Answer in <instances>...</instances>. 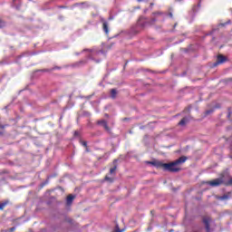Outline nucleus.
<instances>
[{
	"label": "nucleus",
	"instance_id": "6e6552de",
	"mask_svg": "<svg viewBox=\"0 0 232 232\" xmlns=\"http://www.w3.org/2000/svg\"><path fill=\"white\" fill-rule=\"evenodd\" d=\"M112 164H113V168H111V169H110V173H111V175H113V173H114L115 171H117V160H114L113 162H112Z\"/></svg>",
	"mask_w": 232,
	"mask_h": 232
},
{
	"label": "nucleus",
	"instance_id": "f704fd0d",
	"mask_svg": "<svg viewBox=\"0 0 232 232\" xmlns=\"http://www.w3.org/2000/svg\"><path fill=\"white\" fill-rule=\"evenodd\" d=\"M75 55H79V53H75Z\"/></svg>",
	"mask_w": 232,
	"mask_h": 232
},
{
	"label": "nucleus",
	"instance_id": "5701e85b",
	"mask_svg": "<svg viewBox=\"0 0 232 232\" xmlns=\"http://www.w3.org/2000/svg\"><path fill=\"white\" fill-rule=\"evenodd\" d=\"M229 23H230V22L228 21V22H227L226 24H220L219 25H220V26H226V24H229Z\"/></svg>",
	"mask_w": 232,
	"mask_h": 232
},
{
	"label": "nucleus",
	"instance_id": "72a5a7b5",
	"mask_svg": "<svg viewBox=\"0 0 232 232\" xmlns=\"http://www.w3.org/2000/svg\"><path fill=\"white\" fill-rule=\"evenodd\" d=\"M100 126H104V123L100 124Z\"/></svg>",
	"mask_w": 232,
	"mask_h": 232
},
{
	"label": "nucleus",
	"instance_id": "f3484780",
	"mask_svg": "<svg viewBox=\"0 0 232 232\" xmlns=\"http://www.w3.org/2000/svg\"><path fill=\"white\" fill-rule=\"evenodd\" d=\"M227 198H229V196H227V195H223V196L220 198L221 200H227Z\"/></svg>",
	"mask_w": 232,
	"mask_h": 232
},
{
	"label": "nucleus",
	"instance_id": "cd10ccee",
	"mask_svg": "<svg viewBox=\"0 0 232 232\" xmlns=\"http://www.w3.org/2000/svg\"><path fill=\"white\" fill-rule=\"evenodd\" d=\"M105 180H110V178L108 176H106Z\"/></svg>",
	"mask_w": 232,
	"mask_h": 232
},
{
	"label": "nucleus",
	"instance_id": "7ed1b4c3",
	"mask_svg": "<svg viewBox=\"0 0 232 232\" xmlns=\"http://www.w3.org/2000/svg\"><path fill=\"white\" fill-rule=\"evenodd\" d=\"M13 5L15 6L16 10H21V6L24 5V0H13Z\"/></svg>",
	"mask_w": 232,
	"mask_h": 232
},
{
	"label": "nucleus",
	"instance_id": "ddd939ff",
	"mask_svg": "<svg viewBox=\"0 0 232 232\" xmlns=\"http://www.w3.org/2000/svg\"><path fill=\"white\" fill-rule=\"evenodd\" d=\"M164 164L166 163H162L161 161H156V168H161L162 169H164Z\"/></svg>",
	"mask_w": 232,
	"mask_h": 232
},
{
	"label": "nucleus",
	"instance_id": "7c9ffc66",
	"mask_svg": "<svg viewBox=\"0 0 232 232\" xmlns=\"http://www.w3.org/2000/svg\"><path fill=\"white\" fill-rule=\"evenodd\" d=\"M150 213H151V215H153V213H155V211H154V210H151Z\"/></svg>",
	"mask_w": 232,
	"mask_h": 232
},
{
	"label": "nucleus",
	"instance_id": "2f4dec72",
	"mask_svg": "<svg viewBox=\"0 0 232 232\" xmlns=\"http://www.w3.org/2000/svg\"><path fill=\"white\" fill-rule=\"evenodd\" d=\"M142 1H144V0H138L139 3H142Z\"/></svg>",
	"mask_w": 232,
	"mask_h": 232
},
{
	"label": "nucleus",
	"instance_id": "473e14b6",
	"mask_svg": "<svg viewBox=\"0 0 232 232\" xmlns=\"http://www.w3.org/2000/svg\"><path fill=\"white\" fill-rule=\"evenodd\" d=\"M86 151H90V150L88 149V147L86 148Z\"/></svg>",
	"mask_w": 232,
	"mask_h": 232
},
{
	"label": "nucleus",
	"instance_id": "a211bd4d",
	"mask_svg": "<svg viewBox=\"0 0 232 232\" xmlns=\"http://www.w3.org/2000/svg\"><path fill=\"white\" fill-rule=\"evenodd\" d=\"M149 164H151V166L157 168V161H149Z\"/></svg>",
	"mask_w": 232,
	"mask_h": 232
},
{
	"label": "nucleus",
	"instance_id": "6ab92c4d",
	"mask_svg": "<svg viewBox=\"0 0 232 232\" xmlns=\"http://www.w3.org/2000/svg\"><path fill=\"white\" fill-rule=\"evenodd\" d=\"M82 145L84 148H88V142H86V141H82Z\"/></svg>",
	"mask_w": 232,
	"mask_h": 232
},
{
	"label": "nucleus",
	"instance_id": "f257e3e1",
	"mask_svg": "<svg viewBox=\"0 0 232 232\" xmlns=\"http://www.w3.org/2000/svg\"><path fill=\"white\" fill-rule=\"evenodd\" d=\"M186 160H188V157L181 156L172 162L165 163L163 165V169L164 171H169L170 173H179V171L181 169L180 166H182Z\"/></svg>",
	"mask_w": 232,
	"mask_h": 232
},
{
	"label": "nucleus",
	"instance_id": "423d86ee",
	"mask_svg": "<svg viewBox=\"0 0 232 232\" xmlns=\"http://www.w3.org/2000/svg\"><path fill=\"white\" fill-rule=\"evenodd\" d=\"M97 124H103L104 130H106V131H110V127L108 126V122L104 120L98 121Z\"/></svg>",
	"mask_w": 232,
	"mask_h": 232
},
{
	"label": "nucleus",
	"instance_id": "dca6fc26",
	"mask_svg": "<svg viewBox=\"0 0 232 232\" xmlns=\"http://www.w3.org/2000/svg\"><path fill=\"white\" fill-rule=\"evenodd\" d=\"M6 126H8V125L0 124V130H5V128H6ZM0 135H3L2 131H0Z\"/></svg>",
	"mask_w": 232,
	"mask_h": 232
},
{
	"label": "nucleus",
	"instance_id": "bb28decb",
	"mask_svg": "<svg viewBox=\"0 0 232 232\" xmlns=\"http://www.w3.org/2000/svg\"><path fill=\"white\" fill-rule=\"evenodd\" d=\"M53 70H61V67H54Z\"/></svg>",
	"mask_w": 232,
	"mask_h": 232
},
{
	"label": "nucleus",
	"instance_id": "aec40b11",
	"mask_svg": "<svg viewBox=\"0 0 232 232\" xmlns=\"http://www.w3.org/2000/svg\"><path fill=\"white\" fill-rule=\"evenodd\" d=\"M86 60H83V61H80L78 63H80V64H86Z\"/></svg>",
	"mask_w": 232,
	"mask_h": 232
},
{
	"label": "nucleus",
	"instance_id": "4468645a",
	"mask_svg": "<svg viewBox=\"0 0 232 232\" xmlns=\"http://www.w3.org/2000/svg\"><path fill=\"white\" fill-rule=\"evenodd\" d=\"M6 204L8 203L7 202L0 203V210L5 209V208H6Z\"/></svg>",
	"mask_w": 232,
	"mask_h": 232
},
{
	"label": "nucleus",
	"instance_id": "b1692460",
	"mask_svg": "<svg viewBox=\"0 0 232 232\" xmlns=\"http://www.w3.org/2000/svg\"><path fill=\"white\" fill-rule=\"evenodd\" d=\"M116 227H117L116 232H122V230H121V228H119V226H117Z\"/></svg>",
	"mask_w": 232,
	"mask_h": 232
},
{
	"label": "nucleus",
	"instance_id": "f03ea898",
	"mask_svg": "<svg viewBox=\"0 0 232 232\" xmlns=\"http://www.w3.org/2000/svg\"><path fill=\"white\" fill-rule=\"evenodd\" d=\"M206 184H208V186H211L212 188H217L224 184V179H222V178H218L210 181H207Z\"/></svg>",
	"mask_w": 232,
	"mask_h": 232
},
{
	"label": "nucleus",
	"instance_id": "2eb2a0df",
	"mask_svg": "<svg viewBox=\"0 0 232 232\" xmlns=\"http://www.w3.org/2000/svg\"><path fill=\"white\" fill-rule=\"evenodd\" d=\"M5 21L0 19V28H5Z\"/></svg>",
	"mask_w": 232,
	"mask_h": 232
},
{
	"label": "nucleus",
	"instance_id": "c85d7f7f",
	"mask_svg": "<svg viewBox=\"0 0 232 232\" xmlns=\"http://www.w3.org/2000/svg\"><path fill=\"white\" fill-rule=\"evenodd\" d=\"M169 17H173V14L170 13V14H169Z\"/></svg>",
	"mask_w": 232,
	"mask_h": 232
},
{
	"label": "nucleus",
	"instance_id": "20e7f679",
	"mask_svg": "<svg viewBox=\"0 0 232 232\" xmlns=\"http://www.w3.org/2000/svg\"><path fill=\"white\" fill-rule=\"evenodd\" d=\"M211 222V218H204L203 223L205 224L206 231L210 232L211 228L209 227V223Z\"/></svg>",
	"mask_w": 232,
	"mask_h": 232
},
{
	"label": "nucleus",
	"instance_id": "412c9836",
	"mask_svg": "<svg viewBox=\"0 0 232 232\" xmlns=\"http://www.w3.org/2000/svg\"><path fill=\"white\" fill-rule=\"evenodd\" d=\"M15 229H16L15 227H13L9 228V231L14 232V231H15Z\"/></svg>",
	"mask_w": 232,
	"mask_h": 232
},
{
	"label": "nucleus",
	"instance_id": "393cba45",
	"mask_svg": "<svg viewBox=\"0 0 232 232\" xmlns=\"http://www.w3.org/2000/svg\"><path fill=\"white\" fill-rule=\"evenodd\" d=\"M83 52H92V49H84Z\"/></svg>",
	"mask_w": 232,
	"mask_h": 232
},
{
	"label": "nucleus",
	"instance_id": "4be33fe9",
	"mask_svg": "<svg viewBox=\"0 0 232 232\" xmlns=\"http://www.w3.org/2000/svg\"><path fill=\"white\" fill-rule=\"evenodd\" d=\"M227 186H232V179H230L227 182Z\"/></svg>",
	"mask_w": 232,
	"mask_h": 232
},
{
	"label": "nucleus",
	"instance_id": "a878e982",
	"mask_svg": "<svg viewBox=\"0 0 232 232\" xmlns=\"http://www.w3.org/2000/svg\"><path fill=\"white\" fill-rule=\"evenodd\" d=\"M104 117H106L107 119L110 117V114H108V113H105L104 114Z\"/></svg>",
	"mask_w": 232,
	"mask_h": 232
},
{
	"label": "nucleus",
	"instance_id": "c756f323",
	"mask_svg": "<svg viewBox=\"0 0 232 232\" xmlns=\"http://www.w3.org/2000/svg\"><path fill=\"white\" fill-rule=\"evenodd\" d=\"M74 135H79V132L75 131V132H74Z\"/></svg>",
	"mask_w": 232,
	"mask_h": 232
},
{
	"label": "nucleus",
	"instance_id": "f8f14e48",
	"mask_svg": "<svg viewBox=\"0 0 232 232\" xmlns=\"http://www.w3.org/2000/svg\"><path fill=\"white\" fill-rule=\"evenodd\" d=\"M111 99H115V97H117V90L116 89L111 90Z\"/></svg>",
	"mask_w": 232,
	"mask_h": 232
},
{
	"label": "nucleus",
	"instance_id": "9d476101",
	"mask_svg": "<svg viewBox=\"0 0 232 232\" xmlns=\"http://www.w3.org/2000/svg\"><path fill=\"white\" fill-rule=\"evenodd\" d=\"M188 122H189V119L185 117V118L181 119L178 124H179V126H186V124H188Z\"/></svg>",
	"mask_w": 232,
	"mask_h": 232
},
{
	"label": "nucleus",
	"instance_id": "9b49d317",
	"mask_svg": "<svg viewBox=\"0 0 232 232\" xmlns=\"http://www.w3.org/2000/svg\"><path fill=\"white\" fill-rule=\"evenodd\" d=\"M103 32H105L106 35L110 34V29L108 28V22H103L102 24Z\"/></svg>",
	"mask_w": 232,
	"mask_h": 232
},
{
	"label": "nucleus",
	"instance_id": "0eeeda50",
	"mask_svg": "<svg viewBox=\"0 0 232 232\" xmlns=\"http://www.w3.org/2000/svg\"><path fill=\"white\" fill-rule=\"evenodd\" d=\"M97 124H103L104 130H106V131H110V127L108 126V122L104 120L98 121Z\"/></svg>",
	"mask_w": 232,
	"mask_h": 232
},
{
	"label": "nucleus",
	"instance_id": "1a4fd4ad",
	"mask_svg": "<svg viewBox=\"0 0 232 232\" xmlns=\"http://www.w3.org/2000/svg\"><path fill=\"white\" fill-rule=\"evenodd\" d=\"M74 199H75V196L73 195L67 196V198H66L67 206L72 205V202H73Z\"/></svg>",
	"mask_w": 232,
	"mask_h": 232
},
{
	"label": "nucleus",
	"instance_id": "39448f33",
	"mask_svg": "<svg viewBox=\"0 0 232 232\" xmlns=\"http://www.w3.org/2000/svg\"><path fill=\"white\" fill-rule=\"evenodd\" d=\"M222 63H226V56L219 54V55H218V61L216 63V65L222 64Z\"/></svg>",
	"mask_w": 232,
	"mask_h": 232
}]
</instances>
